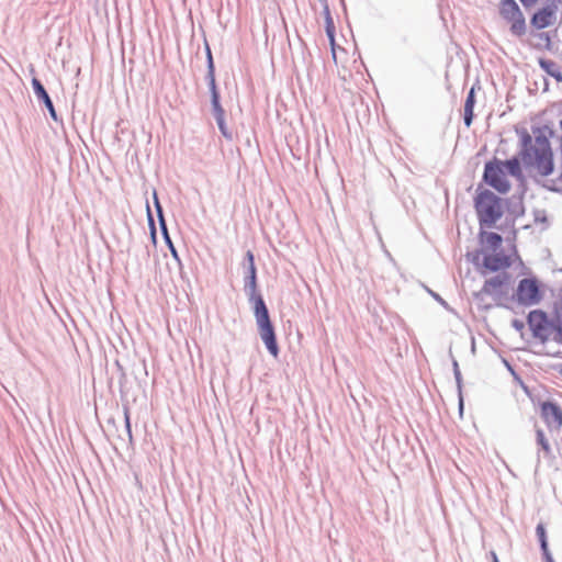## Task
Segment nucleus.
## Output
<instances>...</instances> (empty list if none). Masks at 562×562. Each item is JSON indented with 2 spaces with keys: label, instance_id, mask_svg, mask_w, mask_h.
Masks as SVG:
<instances>
[{
  "label": "nucleus",
  "instance_id": "obj_36",
  "mask_svg": "<svg viewBox=\"0 0 562 562\" xmlns=\"http://www.w3.org/2000/svg\"><path fill=\"white\" fill-rule=\"evenodd\" d=\"M560 143H561V158H560V176H559V180L562 181V137H560Z\"/></svg>",
  "mask_w": 562,
  "mask_h": 562
},
{
  "label": "nucleus",
  "instance_id": "obj_30",
  "mask_svg": "<svg viewBox=\"0 0 562 562\" xmlns=\"http://www.w3.org/2000/svg\"><path fill=\"white\" fill-rule=\"evenodd\" d=\"M326 12H327V26H326V32H327V35L330 37L331 41H334V27H333V22H331V18L329 15V12H328V8H326Z\"/></svg>",
  "mask_w": 562,
  "mask_h": 562
},
{
  "label": "nucleus",
  "instance_id": "obj_39",
  "mask_svg": "<svg viewBox=\"0 0 562 562\" xmlns=\"http://www.w3.org/2000/svg\"><path fill=\"white\" fill-rule=\"evenodd\" d=\"M558 369H559V373L562 375V363H560V364L558 366Z\"/></svg>",
  "mask_w": 562,
  "mask_h": 562
},
{
  "label": "nucleus",
  "instance_id": "obj_31",
  "mask_svg": "<svg viewBox=\"0 0 562 562\" xmlns=\"http://www.w3.org/2000/svg\"><path fill=\"white\" fill-rule=\"evenodd\" d=\"M115 366L117 367V369L120 371V385L122 386L126 381V373L119 361H115Z\"/></svg>",
  "mask_w": 562,
  "mask_h": 562
},
{
  "label": "nucleus",
  "instance_id": "obj_41",
  "mask_svg": "<svg viewBox=\"0 0 562 562\" xmlns=\"http://www.w3.org/2000/svg\"><path fill=\"white\" fill-rule=\"evenodd\" d=\"M432 295L435 296V299H437V300H439V301L443 302V301L440 299V296H439V295H437V294H432Z\"/></svg>",
  "mask_w": 562,
  "mask_h": 562
},
{
  "label": "nucleus",
  "instance_id": "obj_29",
  "mask_svg": "<svg viewBox=\"0 0 562 562\" xmlns=\"http://www.w3.org/2000/svg\"><path fill=\"white\" fill-rule=\"evenodd\" d=\"M205 50H206V64H207V71L215 70V66H214V60H213L212 52H211V48H210V46H209L207 44H206V46H205Z\"/></svg>",
  "mask_w": 562,
  "mask_h": 562
},
{
  "label": "nucleus",
  "instance_id": "obj_40",
  "mask_svg": "<svg viewBox=\"0 0 562 562\" xmlns=\"http://www.w3.org/2000/svg\"><path fill=\"white\" fill-rule=\"evenodd\" d=\"M480 257V252L476 254V256L473 258V262H476V260L479 259Z\"/></svg>",
  "mask_w": 562,
  "mask_h": 562
},
{
  "label": "nucleus",
  "instance_id": "obj_7",
  "mask_svg": "<svg viewBox=\"0 0 562 562\" xmlns=\"http://www.w3.org/2000/svg\"><path fill=\"white\" fill-rule=\"evenodd\" d=\"M551 321L552 319H549L547 313L542 310H533L528 314L527 322L532 331V336L542 344L547 342L550 338Z\"/></svg>",
  "mask_w": 562,
  "mask_h": 562
},
{
  "label": "nucleus",
  "instance_id": "obj_13",
  "mask_svg": "<svg viewBox=\"0 0 562 562\" xmlns=\"http://www.w3.org/2000/svg\"><path fill=\"white\" fill-rule=\"evenodd\" d=\"M32 87H33V90H34V93H35L37 100L44 103L50 117L57 122L58 116H57L55 106H54L53 101H52L49 94L47 93L45 87L41 82V80H38L37 78L34 77L32 79Z\"/></svg>",
  "mask_w": 562,
  "mask_h": 562
},
{
  "label": "nucleus",
  "instance_id": "obj_18",
  "mask_svg": "<svg viewBox=\"0 0 562 562\" xmlns=\"http://www.w3.org/2000/svg\"><path fill=\"white\" fill-rule=\"evenodd\" d=\"M507 211L510 215L518 217L524 215L525 207L522 202V195L515 196L513 195L507 200Z\"/></svg>",
  "mask_w": 562,
  "mask_h": 562
},
{
  "label": "nucleus",
  "instance_id": "obj_25",
  "mask_svg": "<svg viewBox=\"0 0 562 562\" xmlns=\"http://www.w3.org/2000/svg\"><path fill=\"white\" fill-rule=\"evenodd\" d=\"M154 204H155V209H156V213H157L160 231H166L167 223H166V220H165V216H164L162 206H161V204H160V202L158 200L156 191L154 192Z\"/></svg>",
  "mask_w": 562,
  "mask_h": 562
},
{
  "label": "nucleus",
  "instance_id": "obj_42",
  "mask_svg": "<svg viewBox=\"0 0 562 562\" xmlns=\"http://www.w3.org/2000/svg\"><path fill=\"white\" fill-rule=\"evenodd\" d=\"M560 128H561V131H562V120L560 121Z\"/></svg>",
  "mask_w": 562,
  "mask_h": 562
},
{
  "label": "nucleus",
  "instance_id": "obj_24",
  "mask_svg": "<svg viewBox=\"0 0 562 562\" xmlns=\"http://www.w3.org/2000/svg\"><path fill=\"white\" fill-rule=\"evenodd\" d=\"M484 241L493 249V250H497L501 246H502V243H503V238L499 234L497 233H494V232H491V233H485V239Z\"/></svg>",
  "mask_w": 562,
  "mask_h": 562
},
{
  "label": "nucleus",
  "instance_id": "obj_5",
  "mask_svg": "<svg viewBox=\"0 0 562 562\" xmlns=\"http://www.w3.org/2000/svg\"><path fill=\"white\" fill-rule=\"evenodd\" d=\"M483 181L503 194L510 190V183L506 179V172L503 169V161L497 158L485 162Z\"/></svg>",
  "mask_w": 562,
  "mask_h": 562
},
{
  "label": "nucleus",
  "instance_id": "obj_23",
  "mask_svg": "<svg viewBox=\"0 0 562 562\" xmlns=\"http://www.w3.org/2000/svg\"><path fill=\"white\" fill-rule=\"evenodd\" d=\"M536 441L541 447L544 456H550L552 450L548 439L546 438L544 431L541 428L536 429Z\"/></svg>",
  "mask_w": 562,
  "mask_h": 562
},
{
  "label": "nucleus",
  "instance_id": "obj_3",
  "mask_svg": "<svg viewBox=\"0 0 562 562\" xmlns=\"http://www.w3.org/2000/svg\"><path fill=\"white\" fill-rule=\"evenodd\" d=\"M252 308L259 336L270 355L277 358L279 355V346L277 342L274 327L271 323L269 311L263 299H258L256 306Z\"/></svg>",
  "mask_w": 562,
  "mask_h": 562
},
{
  "label": "nucleus",
  "instance_id": "obj_17",
  "mask_svg": "<svg viewBox=\"0 0 562 562\" xmlns=\"http://www.w3.org/2000/svg\"><path fill=\"white\" fill-rule=\"evenodd\" d=\"M539 66L546 74L553 77L558 82H562V71L555 61L540 58Z\"/></svg>",
  "mask_w": 562,
  "mask_h": 562
},
{
  "label": "nucleus",
  "instance_id": "obj_22",
  "mask_svg": "<svg viewBox=\"0 0 562 562\" xmlns=\"http://www.w3.org/2000/svg\"><path fill=\"white\" fill-rule=\"evenodd\" d=\"M452 367H453V374H454V379H456V383H457V387H458V393H459V407H460V411H462V408H463L462 375H461V371L459 369L458 361L453 357H452Z\"/></svg>",
  "mask_w": 562,
  "mask_h": 562
},
{
  "label": "nucleus",
  "instance_id": "obj_4",
  "mask_svg": "<svg viewBox=\"0 0 562 562\" xmlns=\"http://www.w3.org/2000/svg\"><path fill=\"white\" fill-rule=\"evenodd\" d=\"M499 14L510 24V32L513 35L521 37L526 34V19L515 0H501Z\"/></svg>",
  "mask_w": 562,
  "mask_h": 562
},
{
  "label": "nucleus",
  "instance_id": "obj_38",
  "mask_svg": "<svg viewBox=\"0 0 562 562\" xmlns=\"http://www.w3.org/2000/svg\"><path fill=\"white\" fill-rule=\"evenodd\" d=\"M491 557L493 562H499L496 553L494 551H491Z\"/></svg>",
  "mask_w": 562,
  "mask_h": 562
},
{
  "label": "nucleus",
  "instance_id": "obj_34",
  "mask_svg": "<svg viewBox=\"0 0 562 562\" xmlns=\"http://www.w3.org/2000/svg\"><path fill=\"white\" fill-rule=\"evenodd\" d=\"M539 38H541L543 42H546V47L550 49L551 47V38L548 33L542 32L538 34Z\"/></svg>",
  "mask_w": 562,
  "mask_h": 562
},
{
  "label": "nucleus",
  "instance_id": "obj_37",
  "mask_svg": "<svg viewBox=\"0 0 562 562\" xmlns=\"http://www.w3.org/2000/svg\"><path fill=\"white\" fill-rule=\"evenodd\" d=\"M543 560H544V562H554V560H553V558H552V554L544 555V557H543Z\"/></svg>",
  "mask_w": 562,
  "mask_h": 562
},
{
  "label": "nucleus",
  "instance_id": "obj_28",
  "mask_svg": "<svg viewBox=\"0 0 562 562\" xmlns=\"http://www.w3.org/2000/svg\"><path fill=\"white\" fill-rule=\"evenodd\" d=\"M161 234H162V237H164V239H165V243L167 244V246H168V248H169V250H170V252H171L172 257H173L176 260L180 261L179 256H178V252H177V249H176V247L173 246L172 240H171V238H170V236H169L168 227L166 228V231H161Z\"/></svg>",
  "mask_w": 562,
  "mask_h": 562
},
{
  "label": "nucleus",
  "instance_id": "obj_16",
  "mask_svg": "<svg viewBox=\"0 0 562 562\" xmlns=\"http://www.w3.org/2000/svg\"><path fill=\"white\" fill-rule=\"evenodd\" d=\"M212 110H213L214 119L217 123V126H218L222 135L227 139H232V133L228 132V128L225 123V111L222 108L221 103L212 105Z\"/></svg>",
  "mask_w": 562,
  "mask_h": 562
},
{
  "label": "nucleus",
  "instance_id": "obj_32",
  "mask_svg": "<svg viewBox=\"0 0 562 562\" xmlns=\"http://www.w3.org/2000/svg\"><path fill=\"white\" fill-rule=\"evenodd\" d=\"M512 326L517 330V331H522V329L525 328V323L518 318H515L512 321Z\"/></svg>",
  "mask_w": 562,
  "mask_h": 562
},
{
  "label": "nucleus",
  "instance_id": "obj_1",
  "mask_svg": "<svg viewBox=\"0 0 562 562\" xmlns=\"http://www.w3.org/2000/svg\"><path fill=\"white\" fill-rule=\"evenodd\" d=\"M517 134L520 137L521 150L520 156L524 164L532 162V153L539 151L542 154L552 151L549 142L550 137H553L555 132L549 125L533 126L532 134L535 135V145H532V137L527 130H517Z\"/></svg>",
  "mask_w": 562,
  "mask_h": 562
},
{
  "label": "nucleus",
  "instance_id": "obj_15",
  "mask_svg": "<svg viewBox=\"0 0 562 562\" xmlns=\"http://www.w3.org/2000/svg\"><path fill=\"white\" fill-rule=\"evenodd\" d=\"M474 105H475V89L472 87L470 91L468 92L465 103H464V114H463V122L467 127H470L473 117H474Z\"/></svg>",
  "mask_w": 562,
  "mask_h": 562
},
{
  "label": "nucleus",
  "instance_id": "obj_6",
  "mask_svg": "<svg viewBox=\"0 0 562 562\" xmlns=\"http://www.w3.org/2000/svg\"><path fill=\"white\" fill-rule=\"evenodd\" d=\"M515 297L520 305L532 306L540 303L542 294L535 278L521 279L518 283Z\"/></svg>",
  "mask_w": 562,
  "mask_h": 562
},
{
  "label": "nucleus",
  "instance_id": "obj_2",
  "mask_svg": "<svg viewBox=\"0 0 562 562\" xmlns=\"http://www.w3.org/2000/svg\"><path fill=\"white\" fill-rule=\"evenodd\" d=\"M503 200L488 189H483L474 198V207L477 214L481 227H492L498 220L502 218Z\"/></svg>",
  "mask_w": 562,
  "mask_h": 562
},
{
  "label": "nucleus",
  "instance_id": "obj_20",
  "mask_svg": "<svg viewBox=\"0 0 562 562\" xmlns=\"http://www.w3.org/2000/svg\"><path fill=\"white\" fill-rule=\"evenodd\" d=\"M205 80L207 81V85L210 88L212 105L221 103L220 102V92L217 91V87H216L215 70L206 71Z\"/></svg>",
  "mask_w": 562,
  "mask_h": 562
},
{
  "label": "nucleus",
  "instance_id": "obj_9",
  "mask_svg": "<svg viewBox=\"0 0 562 562\" xmlns=\"http://www.w3.org/2000/svg\"><path fill=\"white\" fill-rule=\"evenodd\" d=\"M541 416L549 428L560 429L562 427V408L554 402L541 404Z\"/></svg>",
  "mask_w": 562,
  "mask_h": 562
},
{
  "label": "nucleus",
  "instance_id": "obj_33",
  "mask_svg": "<svg viewBox=\"0 0 562 562\" xmlns=\"http://www.w3.org/2000/svg\"><path fill=\"white\" fill-rule=\"evenodd\" d=\"M245 259H246V261H247V266H246V268H248V269H249L250 267L255 266V257H254V254H252L250 250H248V251L246 252V257H245Z\"/></svg>",
  "mask_w": 562,
  "mask_h": 562
},
{
  "label": "nucleus",
  "instance_id": "obj_21",
  "mask_svg": "<svg viewBox=\"0 0 562 562\" xmlns=\"http://www.w3.org/2000/svg\"><path fill=\"white\" fill-rule=\"evenodd\" d=\"M536 535L540 543L542 557L551 554L548 546L547 531L542 522H539L536 527Z\"/></svg>",
  "mask_w": 562,
  "mask_h": 562
},
{
  "label": "nucleus",
  "instance_id": "obj_14",
  "mask_svg": "<svg viewBox=\"0 0 562 562\" xmlns=\"http://www.w3.org/2000/svg\"><path fill=\"white\" fill-rule=\"evenodd\" d=\"M483 266L490 271L496 272L510 266L509 258L504 254L485 255Z\"/></svg>",
  "mask_w": 562,
  "mask_h": 562
},
{
  "label": "nucleus",
  "instance_id": "obj_35",
  "mask_svg": "<svg viewBox=\"0 0 562 562\" xmlns=\"http://www.w3.org/2000/svg\"><path fill=\"white\" fill-rule=\"evenodd\" d=\"M538 0H520L525 8H530L537 3Z\"/></svg>",
  "mask_w": 562,
  "mask_h": 562
},
{
  "label": "nucleus",
  "instance_id": "obj_11",
  "mask_svg": "<svg viewBox=\"0 0 562 562\" xmlns=\"http://www.w3.org/2000/svg\"><path fill=\"white\" fill-rule=\"evenodd\" d=\"M244 291L248 296L249 302L252 304V307L256 306V302L258 299H263L261 294L257 292V269L256 266L246 268V276L244 279Z\"/></svg>",
  "mask_w": 562,
  "mask_h": 562
},
{
  "label": "nucleus",
  "instance_id": "obj_12",
  "mask_svg": "<svg viewBox=\"0 0 562 562\" xmlns=\"http://www.w3.org/2000/svg\"><path fill=\"white\" fill-rule=\"evenodd\" d=\"M554 18L555 8L548 5L533 13L530 19V24L537 30H542L550 26Z\"/></svg>",
  "mask_w": 562,
  "mask_h": 562
},
{
  "label": "nucleus",
  "instance_id": "obj_19",
  "mask_svg": "<svg viewBox=\"0 0 562 562\" xmlns=\"http://www.w3.org/2000/svg\"><path fill=\"white\" fill-rule=\"evenodd\" d=\"M503 169L507 170V172L510 176H513L519 180L524 178L520 162L517 157H513L510 159L503 161Z\"/></svg>",
  "mask_w": 562,
  "mask_h": 562
},
{
  "label": "nucleus",
  "instance_id": "obj_26",
  "mask_svg": "<svg viewBox=\"0 0 562 562\" xmlns=\"http://www.w3.org/2000/svg\"><path fill=\"white\" fill-rule=\"evenodd\" d=\"M123 413H124V424H125L126 436L128 438V442L133 443V435H132L131 417H130V407L127 405H123Z\"/></svg>",
  "mask_w": 562,
  "mask_h": 562
},
{
  "label": "nucleus",
  "instance_id": "obj_10",
  "mask_svg": "<svg viewBox=\"0 0 562 562\" xmlns=\"http://www.w3.org/2000/svg\"><path fill=\"white\" fill-rule=\"evenodd\" d=\"M532 153V162L526 164L527 166H536L539 173L541 176H549L554 170V162H553V154L552 151L542 154L539 151H531Z\"/></svg>",
  "mask_w": 562,
  "mask_h": 562
},
{
  "label": "nucleus",
  "instance_id": "obj_8",
  "mask_svg": "<svg viewBox=\"0 0 562 562\" xmlns=\"http://www.w3.org/2000/svg\"><path fill=\"white\" fill-rule=\"evenodd\" d=\"M508 277L506 273L495 276L491 279H487L480 293L476 294V296H480L481 294H486L493 297L497 306H503L501 304V300L506 295V292L503 290V286L505 285Z\"/></svg>",
  "mask_w": 562,
  "mask_h": 562
},
{
  "label": "nucleus",
  "instance_id": "obj_27",
  "mask_svg": "<svg viewBox=\"0 0 562 562\" xmlns=\"http://www.w3.org/2000/svg\"><path fill=\"white\" fill-rule=\"evenodd\" d=\"M146 207H147V221H148L150 237H151L153 243L156 244L157 231H156V225H155L154 216L151 214V211H150V207H149L148 203H147Z\"/></svg>",
  "mask_w": 562,
  "mask_h": 562
}]
</instances>
